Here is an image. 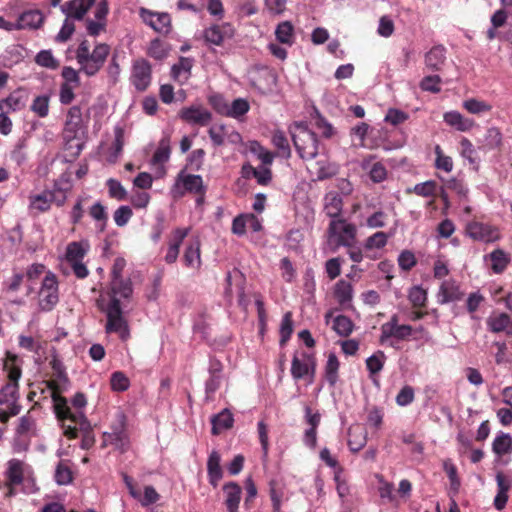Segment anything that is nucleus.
I'll return each mask as SVG.
<instances>
[{"instance_id": "1", "label": "nucleus", "mask_w": 512, "mask_h": 512, "mask_svg": "<svg viewBox=\"0 0 512 512\" xmlns=\"http://www.w3.org/2000/svg\"><path fill=\"white\" fill-rule=\"evenodd\" d=\"M54 411L56 417L61 422L63 433L68 438H76L78 430L88 433L90 423L81 411L87 404L83 393H76L72 398V404L77 411L72 412L64 397L53 394Z\"/></svg>"}, {"instance_id": "2", "label": "nucleus", "mask_w": 512, "mask_h": 512, "mask_svg": "<svg viewBox=\"0 0 512 512\" xmlns=\"http://www.w3.org/2000/svg\"><path fill=\"white\" fill-rule=\"evenodd\" d=\"M4 368L7 370L8 382L0 389V421L3 423L20 413L18 382L22 375L21 368L14 362H6Z\"/></svg>"}, {"instance_id": "3", "label": "nucleus", "mask_w": 512, "mask_h": 512, "mask_svg": "<svg viewBox=\"0 0 512 512\" xmlns=\"http://www.w3.org/2000/svg\"><path fill=\"white\" fill-rule=\"evenodd\" d=\"M110 54V46L106 43H97L92 51L87 40H83L76 49V61L79 72L88 77L95 76L104 66Z\"/></svg>"}, {"instance_id": "4", "label": "nucleus", "mask_w": 512, "mask_h": 512, "mask_svg": "<svg viewBox=\"0 0 512 512\" xmlns=\"http://www.w3.org/2000/svg\"><path fill=\"white\" fill-rule=\"evenodd\" d=\"M5 498H11L17 495V487L25 482L31 483V487H24V493H34L36 491L34 479L32 478V469L23 461L13 458L8 461L5 471Z\"/></svg>"}, {"instance_id": "5", "label": "nucleus", "mask_w": 512, "mask_h": 512, "mask_svg": "<svg viewBox=\"0 0 512 512\" xmlns=\"http://www.w3.org/2000/svg\"><path fill=\"white\" fill-rule=\"evenodd\" d=\"M357 227L345 218L330 220L326 231V245L331 252L341 247L351 248L356 243Z\"/></svg>"}, {"instance_id": "6", "label": "nucleus", "mask_w": 512, "mask_h": 512, "mask_svg": "<svg viewBox=\"0 0 512 512\" xmlns=\"http://www.w3.org/2000/svg\"><path fill=\"white\" fill-rule=\"evenodd\" d=\"M295 149L304 160L317 156L319 146L317 135L304 123H295L290 129Z\"/></svg>"}, {"instance_id": "7", "label": "nucleus", "mask_w": 512, "mask_h": 512, "mask_svg": "<svg viewBox=\"0 0 512 512\" xmlns=\"http://www.w3.org/2000/svg\"><path fill=\"white\" fill-rule=\"evenodd\" d=\"M101 310L106 316L105 332L117 334L122 341L129 339L130 328L120 303L116 300H109L106 306L101 307Z\"/></svg>"}, {"instance_id": "8", "label": "nucleus", "mask_w": 512, "mask_h": 512, "mask_svg": "<svg viewBox=\"0 0 512 512\" xmlns=\"http://www.w3.org/2000/svg\"><path fill=\"white\" fill-rule=\"evenodd\" d=\"M105 444H110L121 452L129 447V435L127 432V417L123 411H117L110 424V431L103 433Z\"/></svg>"}, {"instance_id": "9", "label": "nucleus", "mask_w": 512, "mask_h": 512, "mask_svg": "<svg viewBox=\"0 0 512 512\" xmlns=\"http://www.w3.org/2000/svg\"><path fill=\"white\" fill-rule=\"evenodd\" d=\"M290 371L295 381L307 379L308 384H312L316 373V358L314 354L305 350L295 352L291 361Z\"/></svg>"}, {"instance_id": "10", "label": "nucleus", "mask_w": 512, "mask_h": 512, "mask_svg": "<svg viewBox=\"0 0 512 512\" xmlns=\"http://www.w3.org/2000/svg\"><path fill=\"white\" fill-rule=\"evenodd\" d=\"M89 250L87 241H74L67 245L65 258L70 264L73 273L79 279H84L88 276L89 271L83 263V259Z\"/></svg>"}, {"instance_id": "11", "label": "nucleus", "mask_w": 512, "mask_h": 512, "mask_svg": "<svg viewBox=\"0 0 512 512\" xmlns=\"http://www.w3.org/2000/svg\"><path fill=\"white\" fill-rule=\"evenodd\" d=\"M58 301V280L54 273L48 271L38 293V305L42 311L48 312L57 305Z\"/></svg>"}, {"instance_id": "12", "label": "nucleus", "mask_w": 512, "mask_h": 512, "mask_svg": "<svg viewBox=\"0 0 512 512\" xmlns=\"http://www.w3.org/2000/svg\"><path fill=\"white\" fill-rule=\"evenodd\" d=\"M465 231L471 239L482 243H493L500 239L499 229L484 222L471 221L466 225Z\"/></svg>"}, {"instance_id": "13", "label": "nucleus", "mask_w": 512, "mask_h": 512, "mask_svg": "<svg viewBox=\"0 0 512 512\" xmlns=\"http://www.w3.org/2000/svg\"><path fill=\"white\" fill-rule=\"evenodd\" d=\"M178 115L182 121L190 125L206 126L212 120V113L200 104L184 107Z\"/></svg>"}, {"instance_id": "14", "label": "nucleus", "mask_w": 512, "mask_h": 512, "mask_svg": "<svg viewBox=\"0 0 512 512\" xmlns=\"http://www.w3.org/2000/svg\"><path fill=\"white\" fill-rule=\"evenodd\" d=\"M151 65L146 59H137L133 62L131 83L138 91H144L151 83Z\"/></svg>"}, {"instance_id": "15", "label": "nucleus", "mask_w": 512, "mask_h": 512, "mask_svg": "<svg viewBox=\"0 0 512 512\" xmlns=\"http://www.w3.org/2000/svg\"><path fill=\"white\" fill-rule=\"evenodd\" d=\"M53 203L57 205L56 195L49 189H45L40 193L29 195L28 211L31 215L36 216L48 212Z\"/></svg>"}, {"instance_id": "16", "label": "nucleus", "mask_w": 512, "mask_h": 512, "mask_svg": "<svg viewBox=\"0 0 512 512\" xmlns=\"http://www.w3.org/2000/svg\"><path fill=\"white\" fill-rule=\"evenodd\" d=\"M84 132L82 111L79 106H72L68 113L64 127V135L67 141L78 139Z\"/></svg>"}, {"instance_id": "17", "label": "nucleus", "mask_w": 512, "mask_h": 512, "mask_svg": "<svg viewBox=\"0 0 512 512\" xmlns=\"http://www.w3.org/2000/svg\"><path fill=\"white\" fill-rule=\"evenodd\" d=\"M143 21L156 32L168 34L171 29V18L167 13H155L142 8L140 12Z\"/></svg>"}, {"instance_id": "18", "label": "nucleus", "mask_w": 512, "mask_h": 512, "mask_svg": "<svg viewBox=\"0 0 512 512\" xmlns=\"http://www.w3.org/2000/svg\"><path fill=\"white\" fill-rule=\"evenodd\" d=\"M44 22V15L38 9H29L22 12L16 22L14 30H35L41 27Z\"/></svg>"}, {"instance_id": "19", "label": "nucleus", "mask_w": 512, "mask_h": 512, "mask_svg": "<svg viewBox=\"0 0 512 512\" xmlns=\"http://www.w3.org/2000/svg\"><path fill=\"white\" fill-rule=\"evenodd\" d=\"M463 292L460 290V286L454 280H445L441 283L438 293L437 301L439 304H447L450 302H456L462 299Z\"/></svg>"}, {"instance_id": "20", "label": "nucleus", "mask_w": 512, "mask_h": 512, "mask_svg": "<svg viewBox=\"0 0 512 512\" xmlns=\"http://www.w3.org/2000/svg\"><path fill=\"white\" fill-rule=\"evenodd\" d=\"M95 0H71L61 6V11L72 20H82Z\"/></svg>"}, {"instance_id": "21", "label": "nucleus", "mask_w": 512, "mask_h": 512, "mask_svg": "<svg viewBox=\"0 0 512 512\" xmlns=\"http://www.w3.org/2000/svg\"><path fill=\"white\" fill-rule=\"evenodd\" d=\"M224 503L228 512H239L242 488L234 481L223 485Z\"/></svg>"}, {"instance_id": "22", "label": "nucleus", "mask_w": 512, "mask_h": 512, "mask_svg": "<svg viewBox=\"0 0 512 512\" xmlns=\"http://www.w3.org/2000/svg\"><path fill=\"white\" fill-rule=\"evenodd\" d=\"M193 64V58L180 57L171 67V78L180 85L185 84L191 77Z\"/></svg>"}, {"instance_id": "23", "label": "nucleus", "mask_w": 512, "mask_h": 512, "mask_svg": "<svg viewBox=\"0 0 512 512\" xmlns=\"http://www.w3.org/2000/svg\"><path fill=\"white\" fill-rule=\"evenodd\" d=\"M343 209L342 196L335 191H330L324 196V212L331 219L342 218L341 213Z\"/></svg>"}, {"instance_id": "24", "label": "nucleus", "mask_w": 512, "mask_h": 512, "mask_svg": "<svg viewBox=\"0 0 512 512\" xmlns=\"http://www.w3.org/2000/svg\"><path fill=\"white\" fill-rule=\"evenodd\" d=\"M111 297L110 300H116L120 303L121 299H127L132 295L133 288L130 279L116 278L110 282Z\"/></svg>"}, {"instance_id": "25", "label": "nucleus", "mask_w": 512, "mask_h": 512, "mask_svg": "<svg viewBox=\"0 0 512 512\" xmlns=\"http://www.w3.org/2000/svg\"><path fill=\"white\" fill-rule=\"evenodd\" d=\"M207 473L209 483L215 488L223 477L221 467V456L218 451L213 450L207 460Z\"/></svg>"}, {"instance_id": "26", "label": "nucleus", "mask_w": 512, "mask_h": 512, "mask_svg": "<svg viewBox=\"0 0 512 512\" xmlns=\"http://www.w3.org/2000/svg\"><path fill=\"white\" fill-rule=\"evenodd\" d=\"M487 326L491 332H505L507 335H512V319L506 313L502 312L489 316Z\"/></svg>"}, {"instance_id": "27", "label": "nucleus", "mask_w": 512, "mask_h": 512, "mask_svg": "<svg viewBox=\"0 0 512 512\" xmlns=\"http://www.w3.org/2000/svg\"><path fill=\"white\" fill-rule=\"evenodd\" d=\"M72 183L70 174L63 173L60 175L58 179H56L53 183L52 189H49L50 192H53L56 195L57 206L61 207L65 204L67 200V193L71 190Z\"/></svg>"}, {"instance_id": "28", "label": "nucleus", "mask_w": 512, "mask_h": 512, "mask_svg": "<svg viewBox=\"0 0 512 512\" xmlns=\"http://www.w3.org/2000/svg\"><path fill=\"white\" fill-rule=\"evenodd\" d=\"M443 119L447 125L461 132L470 131L475 125L472 119L463 117V115L457 111L446 112Z\"/></svg>"}, {"instance_id": "29", "label": "nucleus", "mask_w": 512, "mask_h": 512, "mask_svg": "<svg viewBox=\"0 0 512 512\" xmlns=\"http://www.w3.org/2000/svg\"><path fill=\"white\" fill-rule=\"evenodd\" d=\"M212 433L214 435L220 434L224 430H228L233 426L234 417L231 411L227 408L214 415L211 419Z\"/></svg>"}, {"instance_id": "30", "label": "nucleus", "mask_w": 512, "mask_h": 512, "mask_svg": "<svg viewBox=\"0 0 512 512\" xmlns=\"http://www.w3.org/2000/svg\"><path fill=\"white\" fill-rule=\"evenodd\" d=\"M27 95L24 91L12 92L7 98L0 100V110L19 111L26 105Z\"/></svg>"}, {"instance_id": "31", "label": "nucleus", "mask_w": 512, "mask_h": 512, "mask_svg": "<svg viewBox=\"0 0 512 512\" xmlns=\"http://www.w3.org/2000/svg\"><path fill=\"white\" fill-rule=\"evenodd\" d=\"M445 59L446 49L443 45H436L425 54V64L431 70H439Z\"/></svg>"}, {"instance_id": "32", "label": "nucleus", "mask_w": 512, "mask_h": 512, "mask_svg": "<svg viewBox=\"0 0 512 512\" xmlns=\"http://www.w3.org/2000/svg\"><path fill=\"white\" fill-rule=\"evenodd\" d=\"M276 40L282 44L291 47L295 43L294 26L290 21L280 22L275 29Z\"/></svg>"}, {"instance_id": "33", "label": "nucleus", "mask_w": 512, "mask_h": 512, "mask_svg": "<svg viewBox=\"0 0 512 512\" xmlns=\"http://www.w3.org/2000/svg\"><path fill=\"white\" fill-rule=\"evenodd\" d=\"M89 215L95 221V228L98 232H104L108 222L107 208L100 201L95 202L89 208Z\"/></svg>"}, {"instance_id": "34", "label": "nucleus", "mask_w": 512, "mask_h": 512, "mask_svg": "<svg viewBox=\"0 0 512 512\" xmlns=\"http://www.w3.org/2000/svg\"><path fill=\"white\" fill-rule=\"evenodd\" d=\"M334 297L341 306H347L353 298L352 284L346 280H339L334 287Z\"/></svg>"}, {"instance_id": "35", "label": "nucleus", "mask_w": 512, "mask_h": 512, "mask_svg": "<svg viewBox=\"0 0 512 512\" xmlns=\"http://www.w3.org/2000/svg\"><path fill=\"white\" fill-rule=\"evenodd\" d=\"M185 265L192 269H198L201 265L200 243L198 240L191 242L184 252Z\"/></svg>"}, {"instance_id": "36", "label": "nucleus", "mask_w": 512, "mask_h": 512, "mask_svg": "<svg viewBox=\"0 0 512 512\" xmlns=\"http://www.w3.org/2000/svg\"><path fill=\"white\" fill-rule=\"evenodd\" d=\"M487 257L491 260V269L494 273H502L510 262L509 255L502 249L493 250Z\"/></svg>"}, {"instance_id": "37", "label": "nucleus", "mask_w": 512, "mask_h": 512, "mask_svg": "<svg viewBox=\"0 0 512 512\" xmlns=\"http://www.w3.org/2000/svg\"><path fill=\"white\" fill-rule=\"evenodd\" d=\"M493 452L501 457L512 452V437L510 434L501 433L495 437L492 443Z\"/></svg>"}, {"instance_id": "38", "label": "nucleus", "mask_w": 512, "mask_h": 512, "mask_svg": "<svg viewBox=\"0 0 512 512\" xmlns=\"http://www.w3.org/2000/svg\"><path fill=\"white\" fill-rule=\"evenodd\" d=\"M170 147L167 140L162 139L159 143L158 148L156 149L152 159L151 165H163L170 158ZM160 173L163 175L165 173V169L163 166L160 167Z\"/></svg>"}, {"instance_id": "39", "label": "nucleus", "mask_w": 512, "mask_h": 512, "mask_svg": "<svg viewBox=\"0 0 512 512\" xmlns=\"http://www.w3.org/2000/svg\"><path fill=\"white\" fill-rule=\"evenodd\" d=\"M272 143L278 150L280 157L288 159L291 156L289 141L281 130H276L272 134Z\"/></svg>"}, {"instance_id": "40", "label": "nucleus", "mask_w": 512, "mask_h": 512, "mask_svg": "<svg viewBox=\"0 0 512 512\" xmlns=\"http://www.w3.org/2000/svg\"><path fill=\"white\" fill-rule=\"evenodd\" d=\"M339 360L334 353L328 355L325 365V379L330 386H335L338 381Z\"/></svg>"}, {"instance_id": "41", "label": "nucleus", "mask_w": 512, "mask_h": 512, "mask_svg": "<svg viewBox=\"0 0 512 512\" xmlns=\"http://www.w3.org/2000/svg\"><path fill=\"white\" fill-rule=\"evenodd\" d=\"M385 361L386 355L381 350H378L366 359V367L370 378H373V376L377 375L383 369Z\"/></svg>"}, {"instance_id": "42", "label": "nucleus", "mask_w": 512, "mask_h": 512, "mask_svg": "<svg viewBox=\"0 0 512 512\" xmlns=\"http://www.w3.org/2000/svg\"><path fill=\"white\" fill-rule=\"evenodd\" d=\"M333 330L342 337L349 336L354 329L351 319L345 315H338L333 320Z\"/></svg>"}, {"instance_id": "43", "label": "nucleus", "mask_w": 512, "mask_h": 512, "mask_svg": "<svg viewBox=\"0 0 512 512\" xmlns=\"http://www.w3.org/2000/svg\"><path fill=\"white\" fill-rule=\"evenodd\" d=\"M363 168L369 171V176L375 183H380L387 177V170L380 162H374L370 165L369 161H364Z\"/></svg>"}, {"instance_id": "44", "label": "nucleus", "mask_w": 512, "mask_h": 512, "mask_svg": "<svg viewBox=\"0 0 512 512\" xmlns=\"http://www.w3.org/2000/svg\"><path fill=\"white\" fill-rule=\"evenodd\" d=\"M392 234L379 231L369 236L364 242L365 250L382 249L386 246L389 237Z\"/></svg>"}, {"instance_id": "45", "label": "nucleus", "mask_w": 512, "mask_h": 512, "mask_svg": "<svg viewBox=\"0 0 512 512\" xmlns=\"http://www.w3.org/2000/svg\"><path fill=\"white\" fill-rule=\"evenodd\" d=\"M50 96L47 94L39 95L34 98L31 104V111L40 118H45L49 114Z\"/></svg>"}, {"instance_id": "46", "label": "nucleus", "mask_w": 512, "mask_h": 512, "mask_svg": "<svg viewBox=\"0 0 512 512\" xmlns=\"http://www.w3.org/2000/svg\"><path fill=\"white\" fill-rule=\"evenodd\" d=\"M249 109L250 105L246 99L237 98L228 106L226 116L237 119L245 115Z\"/></svg>"}, {"instance_id": "47", "label": "nucleus", "mask_w": 512, "mask_h": 512, "mask_svg": "<svg viewBox=\"0 0 512 512\" xmlns=\"http://www.w3.org/2000/svg\"><path fill=\"white\" fill-rule=\"evenodd\" d=\"M443 469L449 479L450 489L455 494L458 493L461 486V481L458 477L457 467L451 462V460H446L443 463Z\"/></svg>"}, {"instance_id": "48", "label": "nucleus", "mask_w": 512, "mask_h": 512, "mask_svg": "<svg viewBox=\"0 0 512 512\" xmlns=\"http://www.w3.org/2000/svg\"><path fill=\"white\" fill-rule=\"evenodd\" d=\"M35 62L48 69H56L59 66L58 60L53 56L51 50H41L35 56Z\"/></svg>"}, {"instance_id": "49", "label": "nucleus", "mask_w": 512, "mask_h": 512, "mask_svg": "<svg viewBox=\"0 0 512 512\" xmlns=\"http://www.w3.org/2000/svg\"><path fill=\"white\" fill-rule=\"evenodd\" d=\"M110 385L113 391L123 392L130 387V380L123 372L115 371L111 374Z\"/></svg>"}, {"instance_id": "50", "label": "nucleus", "mask_w": 512, "mask_h": 512, "mask_svg": "<svg viewBox=\"0 0 512 512\" xmlns=\"http://www.w3.org/2000/svg\"><path fill=\"white\" fill-rule=\"evenodd\" d=\"M293 332L292 313L286 312L280 324V344L284 345L291 337Z\"/></svg>"}, {"instance_id": "51", "label": "nucleus", "mask_w": 512, "mask_h": 512, "mask_svg": "<svg viewBox=\"0 0 512 512\" xmlns=\"http://www.w3.org/2000/svg\"><path fill=\"white\" fill-rule=\"evenodd\" d=\"M184 188L193 193H201L203 191V180L200 175L188 174L182 178Z\"/></svg>"}, {"instance_id": "52", "label": "nucleus", "mask_w": 512, "mask_h": 512, "mask_svg": "<svg viewBox=\"0 0 512 512\" xmlns=\"http://www.w3.org/2000/svg\"><path fill=\"white\" fill-rule=\"evenodd\" d=\"M436 159H435V167L439 170H443L447 173L453 170V160L450 156L444 155L442 153V149L439 145H436L434 149Z\"/></svg>"}, {"instance_id": "53", "label": "nucleus", "mask_w": 512, "mask_h": 512, "mask_svg": "<svg viewBox=\"0 0 512 512\" xmlns=\"http://www.w3.org/2000/svg\"><path fill=\"white\" fill-rule=\"evenodd\" d=\"M208 134L214 146H222L226 140V126L224 124L212 125Z\"/></svg>"}, {"instance_id": "54", "label": "nucleus", "mask_w": 512, "mask_h": 512, "mask_svg": "<svg viewBox=\"0 0 512 512\" xmlns=\"http://www.w3.org/2000/svg\"><path fill=\"white\" fill-rule=\"evenodd\" d=\"M106 185L108 187V193L111 198L119 201L126 199L127 191L120 181L114 178H110L107 180Z\"/></svg>"}, {"instance_id": "55", "label": "nucleus", "mask_w": 512, "mask_h": 512, "mask_svg": "<svg viewBox=\"0 0 512 512\" xmlns=\"http://www.w3.org/2000/svg\"><path fill=\"white\" fill-rule=\"evenodd\" d=\"M204 39L207 43L221 45L224 41V34L218 25H212L204 30Z\"/></svg>"}, {"instance_id": "56", "label": "nucleus", "mask_w": 512, "mask_h": 512, "mask_svg": "<svg viewBox=\"0 0 512 512\" xmlns=\"http://www.w3.org/2000/svg\"><path fill=\"white\" fill-rule=\"evenodd\" d=\"M408 299L414 307H423L427 301V292L421 286H413L409 290Z\"/></svg>"}, {"instance_id": "57", "label": "nucleus", "mask_w": 512, "mask_h": 512, "mask_svg": "<svg viewBox=\"0 0 512 512\" xmlns=\"http://www.w3.org/2000/svg\"><path fill=\"white\" fill-rule=\"evenodd\" d=\"M75 32V24L74 20L70 19L69 17H66L60 31L55 36V41L58 43H65L67 42L73 33Z\"/></svg>"}, {"instance_id": "58", "label": "nucleus", "mask_w": 512, "mask_h": 512, "mask_svg": "<svg viewBox=\"0 0 512 512\" xmlns=\"http://www.w3.org/2000/svg\"><path fill=\"white\" fill-rule=\"evenodd\" d=\"M463 107L471 114H481L491 110V105L475 98L465 100L463 102Z\"/></svg>"}, {"instance_id": "59", "label": "nucleus", "mask_w": 512, "mask_h": 512, "mask_svg": "<svg viewBox=\"0 0 512 512\" xmlns=\"http://www.w3.org/2000/svg\"><path fill=\"white\" fill-rule=\"evenodd\" d=\"M124 146V129L117 125L114 128V141L112 144L111 158L114 160L119 157Z\"/></svg>"}, {"instance_id": "60", "label": "nucleus", "mask_w": 512, "mask_h": 512, "mask_svg": "<svg viewBox=\"0 0 512 512\" xmlns=\"http://www.w3.org/2000/svg\"><path fill=\"white\" fill-rule=\"evenodd\" d=\"M414 398H415V392H414L413 387H411L409 385H405L398 392L395 401L398 406L406 407L414 401Z\"/></svg>"}, {"instance_id": "61", "label": "nucleus", "mask_w": 512, "mask_h": 512, "mask_svg": "<svg viewBox=\"0 0 512 512\" xmlns=\"http://www.w3.org/2000/svg\"><path fill=\"white\" fill-rule=\"evenodd\" d=\"M208 102L217 113L226 116L229 104L222 94L214 93L209 95Z\"/></svg>"}, {"instance_id": "62", "label": "nucleus", "mask_w": 512, "mask_h": 512, "mask_svg": "<svg viewBox=\"0 0 512 512\" xmlns=\"http://www.w3.org/2000/svg\"><path fill=\"white\" fill-rule=\"evenodd\" d=\"M168 52H169V50H168L167 46L165 44H163L160 40L155 39V40L151 41L149 49H148V54L152 58H154L156 60H162L167 57Z\"/></svg>"}, {"instance_id": "63", "label": "nucleus", "mask_w": 512, "mask_h": 512, "mask_svg": "<svg viewBox=\"0 0 512 512\" xmlns=\"http://www.w3.org/2000/svg\"><path fill=\"white\" fill-rule=\"evenodd\" d=\"M441 78L438 75H429L420 82V88L423 91L438 93L441 90Z\"/></svg>"}, {"instance_id": "64", "label": "nucleus", "mask_w": 512, "mask_h": 512, "mask_svg": "<svg viewBox=\"0 0 512 512\" xmlns=\"http://www.w3.org/2000/svg\"><path fill=\"white\" fill-rule=\"evenodd\" d=\"M132 215H133L132 209L129 206L123 205L115 210L113 218H114L115 224L118 227H123L129 222Z\"/></svg>"}]
</instances>
